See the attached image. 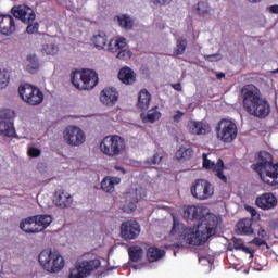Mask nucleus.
Instances as JSON below:
<instances>
[{"label": "nucleus", "instance_id": "nucleus-1", "mask_svg": "<svg viewBox=\"0 0 278 278\" xmlns=\"http://www.w3.org/2000/svg\"><path fill=\"white\" fill-rule=\"evenodd\" d=\"M184 218L186 220H193L197 227H188L174 220L170 230L172 236H177L182 244H190L191 247H202L212 236H216L218 229V217L213 213H203V207L197 205H189L185 207Z\"/></svg>", "mask_w": 278, "mask_h": 278}, {"label": "nucleus", "instance_id": "nucleus-2", "mask_svg": "<svg viewBox=\"0 0 278 278\" xmlns=\"http://www.w3.org/2000/svg\"><path fill=\"white\" fill-rule=\"evenodd\" d=\"M243 110L256 118H266L270 115V102L262 97V91L254 85H245L241 89Z\"/></svg>", "mask_w": 278, "mask_h": 278}, {"label": "nucleus", "instance_id": "nucleus-3", "mask_svg": "<svg viewBox=\"0 0 278 278\" xmlns=\"http://www.w3.org/2000/svg\"><path fill=\"white\" fill-rule=\"evenodd\" d=\"M261 162L253 165L262 181L268 186H278V163H273V154L266 151L258 153Z\"/></svg>", "mask_w": 278, "mask_h": 278}, {"label": "nucleus", "instance_id": "nucleus-4", "mask_svg": "<svg viewBox=\"0 0 278 278\" xmlns=\"http://www.w3.org/2000/svg\"><path fill=\"white\" fill-rule=\"evenodd\" d=\"M126 147L125 139L118 135H108L100 142V151L106 157H118V155H123Z\"/></svg>", "mask_w": 278, "mask_h": 278}, {"label": "nucleus", "instance_id": "nucleus-5", "mask_svg": "<svg viewBox=\"0 0 278 278\" xmlns=\"http://www.w3.org/2000/svg\"><path fill=\"white\" fill-rule=\"evenodd\" d=\"M71 81L77 90H92L99 84V75L92 70L75 71L71 75Z\"/></svg>", "mask_w": 278, "mask_h": 278}, {"label": "nucleus", "instance_id": "nucleus-6", "mask_svg": "<svg viewBox=\"0 0 278 278\" xmlns=\"http://www.w3.org/2000/svg\"><path fill=\"white\" fill-rule=\"evenodd\" d=\"M38 262L47 273H60L64 268V257L60 252L46 249L39 253Z\"/></svg>", "mask_w": 278, "mask_h": 278}, {"label": "nucleus", "instance_id": "nucleus-7", "mask_svg": "<svg viewBox=\"0 0 278 278\" xmlns=\"http://www.w3.org/2000/svg\"><path fill=\"white\" fill-rule=\"evenodd\" d=\"M217 140L229 144L238 138V126L231 119L223 118L215 127Z\"/></svg>", "mask_w": 278, "mask_h": 278}, {"label": "nucleus", "instance_id": "nucleus-8", "mask_svg": "<svg viewBox=\"0 0 278 278\" xmlns=\"http://www.w3.org/2000/svg\"><path fill=\"white\" fill-rule=\"evenodd\" d=\"M18 93L24 103L28 105H40L45 101V93H42L40 88L30 84L21 85L18 87Z\"/></svg>", "mask_w": 278, "mask_h": 278}, {"label": "nucleus", "instance_id": "nucleus-9", "mask_svg": "<svg viewBox=\"0 0 278 278\" xmlns=\"http://www.w3.org/2000/svg\"><path fill=\"white\" fill-rule=\"evenodd\" d=\"M191 194L198 201H207L214 197V185L205 179H197L191 186Z\"/></svg>", "mask_w": 278, "mask_h": 278}, {"label": "nucleus", "instance_id": "nucleus-10", "mask_svg": "<svg viewBox=\"0 0 278 278\" xmlns=\"http://www.w3.org/2000/svg\"><path fill=\"white\" fill-rule=\"evenodd\" d=\"M100 266L101 261L97 258L83 261L77 267L71 269L68 278H86L94 273V270H99Z\"/></svg>", "mask_w": 278, "mask_h": 278}, {"label": "nucleus", "instance_id": "nucleus-11", "mask_svg": "<svg viewBox=\"0 0 278 278\" xmlns=\"http://www.w3.org/2000/svg\"><path fill=\"white\" fill-rule=\"evenodd\" d=\"M63 139L70 147H81L86 142V134L77 126H67L63 131Z\"/></svg>", "mask_w": 278, "mask_h": 278}, {"label": "nucleus", "instance_id": "nucleus-12", "mask_svg": "<svg viewBox=\"0 0 278 278\" xmlns=\"http://www.w3.org/2000/svg\"><path fill=\"white\" fill-rule=\"evenodd\" d=\"M125 204H124V212L127 214H131V212H136L138 207V201L144 197V189L142 187L129 189L128 192L125 193Z\"/></svg>", "mask_w": 278, "mask_h": 278}, {"label": "nucleus", "instance_id": "nucleus-13", "mask_svg": "<svg viewBox=\"0 0 278 278\" xmlns=\"http://www.w3.org/2000/svg\"><path fill=\"white\" fill-rule=\"evenodd\" d=\"M202 160L203 168L206 170H212L215 173L216 177L223 181V184H227V176H225V173H223V170H225V162H223V159H218L217 162L214 163V161L207 159V154L204 153L202 155Z\"/></svg>", "mask_w": 278, "mask_h": 278}, {"label": "nucleus", "instance_id": "nucleus-14", "mask_svg": "<svg viewBox=\"0 0 278 278\" xmlns=\"http://www.w3.org/2000/svg\"><path fill=\"white\" fill-rule=\"evenodd\" d=\"M11 14H13L15 18L22 21V23H25V25H29V23H34L36 21V12L26 4L13 7L11 9Z\"/></svg>", "mask_w": 278, "mask_h": 278}, {"label": "nucleus", "instance_id": "nucleus-15", "mask_svg": "<svg viewBox=\"0 0 278 278\" xmlns=\"http://www.w3.org/2000/svg\"><path fill=\"white\" fill-rule=\"evenodd\" d=\"M140 236V224L136 220H126L121 225V237L124 240H136Z\"/></svg>", "mask_w": 278, "mask_h": 278}, {"label": "nucleus", "instance_id": "nucleus-16", "mask_svg": "<svg viewBox=\"0 0 278 278\" xmlns=\"http://www.w3.org/2000/svg\"><path fill=\"white\" fill-rule=\"evenodd\" d=\"M53 203L56 207H60L61 210H66L67 207H71L73 205V195L68 193L64 189H58L54 192L53 195Z\"/></svg>", "mask_w": 278, "mask_h": 278}, {"label": "nucleus", "instance_id": "nucleus-17", "mask_svg": "<svg viewBox=\"0 0 278 278\" xmlns=\"http://www.w3.org/2000/svg\"><path fill=\"white\" fill-rule=\"evenodd\" d=\"M255 204L260 210H275L277 207V197L273 192L263 193L256 198Z\"/></svg>", "mask_w": 278, "mask_h": 278}, {"label": "nucleus", "instance_id": "nucleus-18", "mask_svg": "<svg viewBox=\"0 0 278 278\" xmlns=\"http://www.w3.org/2000/svg\"><path fill=\"white\" fill-rule=\"evenodd\" d=\"M16 31V22L12 15H0V34L12 36Z\"/></svg>", "mask_w": 278, "mask_h": 278}, {"label": "nucleus", "instance_id": "nucleus-19", "mask_svg": "<svg viewBox=\"0 0 278 278\" xmlns=\"http://www.w3.org/2000/svg\"><path fill=\"white\" fill-rule=\"evenodd\" d=\"M188 129L193 136H206L212 131V126L207 122L191 121L188 123Z\"/></svg>", "mask_w": 278, "mask_h": 278}, {"label": "nucleus", "instance_id": "nucleus-20", "mask_svg": "<svg viewBox=\"0 0 278 278\" xmlns=\"http://www.w3.org/2000/svg\"><path fill=\"white\" fill-rule=\"evenodd\" d=\"M100 101L103 105H108L109 108L116 105V102L118 101V91L116 88L106 87L100 93Z\"/></svg>", "mask_w": 278, "mask_h": 278}, {"label": "nucleus", "instance_id": "nucleus-21", "mask_svg": "<svg viewBox=\"0 0 278 278\" xmlns=\"http://www.w3.org/2000/svg\"><path fill=\"white\" fill-rule=\"evenodd\" d=\"M253 225H254L253 218L240 219L236 225L237 236H254L255 228H253Z\"/></svg>", "mask_w": 278, "mask_h": 278}, {"label": "nucleus", "instance_id": "nucleus-22", "mask_svg": "<svg viewBox=\"0 0 278 278\" xmlns=\"http://www.w3.org/2000/svg\"><path fill=\"white\" fill-rule=\"evenodd\" d=\"M136 72L131 70L129 66H124L118 72V79L125 86H134L136 84Z\"/></svg>", "mask_w": 278, "mask_h": 278}, {"label": "nucleus", "instance_id": "nucleus-23", "mask_svg": "<svg viewBox=\"0 0 278 278\" xmlns=\"http://www.w3.org/2000/svg\"><path fill=\"white\" fill-rule=\"evenodd\" d=\"M118 184H121L119 177L105 176L101 181V188L103 192L112 194V192L115 190V186H118Z\"/></svg>", "mask_w": 278, "mask_h": 278}, {"label": "nucleus", "instance_id": "nucleus-24", "mask_svg": "<svg viewBox=\"0 0 278 278\" xmlns=\"http://www.w3.org/2000/svg\"><path fill=\"white\" fill-rule=\"evenodd\" d=\"M20 229L25 231V233H38V225L35 215L22 220L20 223Z\"/></svg>", "mask_w": 278, "mask_h": 278}, {"label": "nucleus", "instance_id": "nucleus-25", "mask_svg": "<svg viewBox=\"0 0 278 278\" xmlns=\"http://www.w3.org/2000/svg\"><path fill=\"white\" fill-rule=\"evenodd\" d=\"M35 220L37 223V233L45 231L49 225L53 223V217L51 215H35Z\"/></svg>", "mask_w": 278, "mask_h": 278}, {"label": "nucleus", "instance_id": "nucleus-26", "mask_svg": "<svg viewBox=\"0 0 278 278\" xmlns=\"http://www.w3.org/2000/svg\"><path fill=\"white\" fill-rule=\"evenodd\" d=\"M127 49V39L117 37L109 42V51L116 53L118 51Z\"/></svg>", "mask_w": 278, "mask_h": 278}, {"label": "nucleus", "instance_id": "nucleus-27", "mask_svg": "<svg viewBox=\"0 0 278 278\" xmlns=\"http://www.w3.org/2000/svg\"><path fill=\"white\" fill-rule=\"evenodd\" d=\"M0 134L5 136V138H14L16 136V129L14 128V123L8 121L0 122Z\"/></svg>", "mask_w": 278, "mask_h": 278}, {"label": "nucleus", "instance_id": "nucleus-28", "mask_svg": "<svg viewBox=\"0 0 278 278\" xmlns=\"http://www.w3.org/2000/svg\"><path fill=\"white\" fill-rule=\"evenodd\" d=\"M151 104V93L147 89H142L138 96V108L139 110H149Z\"/></svg>", "mask_w": 278, "mask_h": 278}, {"label": "nucleus", "instance_id": "nucleus-29", "mask_svg": "<svg viewBox=\"0 0 278 278\" xmlns=\"http://www.w3.org/2000/svg\"><path fill=\"white\" fill-rule=\"evenodd\" d=\"M91 42L96 49H105V45H108V35L103 31H99L92 36Z\"/></svg>", "mask_w": 278, "mask_h": 278}, {"label": "nucleus", "instance_id": "nucleus-30", "mask_svg": "<svg viewBox=\"0 0 278 278\" xmlns=\"http://www.w3.org/2000/svg\"><path fill=\"white\" fill-rule=\"evenodd\" d=\"M166 252L164 250H160V248L156 247H150L147 250V258L148 262H157L159 260H162Z\"/></svg>", "mask_w": 278, "mask_h": 278}, {"label": "nucleus", "instance_id": "nucleus-31", "mask_svg": "<svg viewBox=\"0 0 278 278\" xmlns=\"http://www.w3.org/2000/svg\"><path fill=\"white\" fill-rule=\"evenodd\" d=\"M192 155H194V150L191 147L180 146V148L176 151L175 157L176 160H191Z\"/></svg>", "mask_w": 278, "mask_h": 278}, {"label": "nucleus", "instance_id": "nucleus-32", "mask_svg": "<svg viewBox=\"0 0 278 278\" xmlns=\"http://www.w3.org/2000/svg\"><path fill=\"white\" fill-rule=\"evenodd\" d=\"M257 236L252 241L251 244H254L255 247H264L266 245V238H268V232H266V229H264L262 226L257 229Z\"/></svg>", "mask_w": 278, "mask_h": 278}, {"label": "nucleus", "instance_id": "nucleus-33", "mask_svg": "<svg viewBox=\"0 0 278 278\" xmlns=\"http://www.w3.org/2000/svg\"><path fill=\"white\" fill-rule=\"evenodd\" d=\"M143 253L144 252L142 251V248L138 245H134L128 249V255H129L130 262H140V260H142Z\"/></svg>", "mask_w": 278, "mask_h": 278}, {"label": "nucleus", "instance_id": "nucleus-34", "mask_svg": "<svg viewBox=\"0 0 278 278\" xmlns=\"http://www.w3.org/2000/svg\"><path fill=\"white\" fill-rule=\"evenodd\" d=\"M187 47L188 40L184 39V37L178 38L174 48V55H184Z\"/></svg>", "mask_w": 278, "mask_h": 278}, {"label": "nucleus", "instance_id": "nucleus-35", "mask_svg": "<svg viewBox=\"0 0 278 278\" xmlns=\"http://www.w3.org/2000/svg\"><path fill=\"white\" fill-rule=\"evenodd\" d=\"M143 123H155V121H160L162 118V113L157 110H151L149 113L144 116H141Z\"/></svg>", "mask_w": 278, "mask_h": 278}, {"label": "nucleus", "instance_id": "nucleus-36", "mask_svg": "<svg viewBox=\"0 0 278 278\" xmlns=\"http://www.w3.org/2000/svg\"><path fill=\"white\" fill-rule=\"evenodd\" d=\"M10 84V72L8 70H0V90L8 88Z\"/></svg>", "mask_w": 278, "mask_h": 278}, {"label": "nucleus", "instance_id": "nucleus-37", "mask_svg": "<svg viewBox=\"0 0 278 278\" xmlns=\"http://www.w3.org/2000/svg\"><path fill=\"white\" fill-rule=\"evenodd\" d=\"M118 23L121 27H124V29H131V27H134V21H131V17L127 15L118 16Z\"/></svg>", "mask_w": 278, "mask_h": 278}, {"label": "nucleus", "instance_id": "nucleus-38", "mask_svg": "<svg viewBox=\"0 0 278 278\" xmlns=\"http://www.w3.org/2000/svg\"><path fill=\"white\" fill-rule=\"evenodd\" d=\"M16 113L10 109H0V121H12Z\"/></svg>", "mask_w": 278, "mask_h": 278}, {"label": "nucleus", "instance_id": "nucleus-39", "mask_svg": "<svg viewBox=\"0 0 278 278\" xmlns=\"http://www.w3.org/2000/svg\"><path fill=\"white\" fill-rule=\"evenodd\" d=\"M197 11L200 16H205V14H210V5L206 2L200 1L198 2Z\"/></svg>", "mask_w": 278, "mask_h": 278}, {"label": "nucleus", "instance_id": "nucleus-40", "mask_svg": "<svg viewBox=\"0 0 278 278\" xmlns=\"http://www.w3.org/2000/svg\"><path fill=\"white\" fill-rule=\"evenodd\" d=\"M131 55H132V53H131V50H129V49H124V50H117V55H116V58L118 59V60H124V61H127V60H131Z\"/></svg>", "mask_w": 278, "mask_h": 278}, {"label": "nucleus", "instance_id": "nucleus-41", "mask_svg": "<svg viewBox=\"0 0 278 278\" xmlns=\"http://www.w3.org/2000/svg\"><path fill=\"white\" fill-rule=\"evenodd\" d=\"M233 249H236V251H243V253H249V248L244 245V241H242V239L233 240Z\"/></svg>", "mask_w": 278, "mask_h": 278}, {"label": "nucleus", "instance_id": "nucleus-42", "mask_svg": "<svg viewBox=\"0 0 278 278\" xmlns=\"http://www.w3.org/2000/svg\"><path fill=\"white\" fill-rule=\"evenodd\" d=\"M43 51L46 55H55L58 53V46L53 43L46 45L43 46Z\"/></svg>", "mask_w": 278, "mask_h": 278}, {"label": "nucleus", "instance_id": "nucleus-43", "mask_svg": "<svg viewBox=\"0 0 278 278\" xmlns=\"http://www.w3.org/2000/svg\"><path fill=\"white\" fill-rule=\"evenodd\" d=\"M162 162V156L160 153H155L153 156L147 159L146 163L149 164V166H153L155 164H160Z\"/></svg>", "mask_w": 278, "mask_h": 278}, {"label": "nucleus", "instance_id": "nucleus-44", "mask_svg": "<svg viewBox=\"0 0 278 278\" xmlns=\"http://www.w3.org/2000/svg\"><path fill=\"white\" fill-rule=\"evenodd\" d=\"M28 26L26 27V31L28 34H38V29H40V24L38 22H33L27 24Z\"/></svg>", "mask_w": 278, "mask_h": 278}, {"label": "nucleus", "instance_id": "nucleus-45", "mask_svg": "<svg viewBox=\"0 0 278 278\" xmlns=\"http://www.w3.org/2000/svg\"><path fill=\"white\" fill-rule=\"evenodd\" d=\"M38 68H40V63H29L26 65V71L31 75L38 73Z\"/></svg>", "mask_w": 278, "mask_h": 278}, {"label": "nucleus", "instance_id": "nucleus-46", "mask_svg": "<svg viewBox=\"0 0 278 278\" xmlns=\"http://www.w3.org/2000/svg\"><path fill=\"white\" fill-rule=\"evenodd\" d=\"M42 152L40 151V149H38V148H30L29 150H28V155H29V157H40V154H41Z\"/></svg>", "mask_w": 278, "mask_h": 278}, {"label": "nucleus", "instance_id": "nucleus-47", "mask_svg": "<svg viewBox=\"0 0 278 278\" xmlns=\"http://www.w3.org/2000/svg\"><path fill=\"white\" fill-rule=\"evenodd\" d=\"M150 3H153V5H170L173 0H150Z\"/></svg>", "mask_w": 278, "mask_h": 278}, {"label": "nucleus", "instance_id": "nucleus-48", "mask_svg": "<svg viewBox=\"0 0 278 278\" xmlns=\"http://www.w3.org/2000/svg\"><path fill=\"white\" fill-rule=\"evenodd\" d=\"M186 113L181 112V111H176V114L173 116V121L174 123H180L181 118H184Z\"/></svg>", "mask_w": 278, "mask_h": 278}, {"label": "nucleus", "instance_id": "nucleus-49", "mask_svg": "<svg viewBox=\"0 0 278 278\" xmlns=\"http://www.w3.org/2000/svg\"><path fill=\"white\" fill-rule=\"evenodd\" d=\"M26 60L29 62V64H39L38 56H36V54L27 55Z\"/></svg>", "mask_w": 278, "mask_h": 278}, {"label": "nucleus", "instance_id": "nucleus-50", "mask_svg": "<svg viewBox=\"0 0 278 278\" xmlns=\"http://www.w3.org/2000/svg\"><path fill=\"white\" fill-rule=\"evenodd\" d=\"M247 212H249L252 216V218H255V216H257V218H260V215L257 214V211H255V208L253 206H245Z\"/></svg>", "mask_w": 278, "mask_h": 278}, {"label": "nucleus", "instance_id": "nucleus-51", "mask_svg": "<svg viewBox=\"0 0 278 278\" xmlns=\"http://www.w3.org/2000/svg\"><path fill=\"white\" fill-rule=\"evenodd\" d=\"M269 12L271 14H278V4H274L269 7Z\"/></svg>", "mask_w": 278, "mask_h": 278}, {"label": "nucleus", "instance_id": "nucleus-52", "mask_svg": "<svg viewBox=\"0 0 278 278\" xmlns=\"http://www.w3.org/2000/svg\"><path fill=\"white\" fill-rule=\"evenodd\" d=\"M218 54H211V55H207L206 56V60L208 61V62H216V56H217Z\"/></svg>", "mask_w": 278, "mask_h": 278}, {"label": "nucleus", "instance_id": "nucleus-53", "mask_svg": "<svg viewBox=\"0 0 278 278\" xmlns=\"http://www.w3.org/2000/svg\"><path fill=\"white\" fill-rule=\"evenodd\" d=\"M174 90H177L178 92H181V84H174L173 85Z\"/></svg>", "mask_w": 278, "mask_h": 278}, {"label": "nucleus", "instance_id": "nucleus-54", "mask_svg": "<svg viewBox=\"0 0 278 278\" xmlns=\"http://www.w3.org/2000/svg\"><path fill=\"white\" fill-rule=\"evenodd\" d=\"M249 3H261L262 0H248Z\"/></svg>", "mask_w": 278, "mask_h": 278}, {"label": "nucleus", "instance_id": "nucleus-55", "mask_svg": "<svg viewBox=\"0 0 278 278\" xmlns=\"http://www.w3.org/2000/svg\"><path fill=\"white\" fill-rule=\"evenodd\" d=\"M223 77H225V74H223V73H219V74L217 75V78H218V79H223Z\"/></svg>", "mask_w": 278, "mask_h": 278}, {"label": "nucleus", "instance_id": "nucleus-56", "mask_svg": "<svg viewBox=\"0 0 278 278\" xmlns=\"http://www.w3.org/2000/svg\"><path fill=\"white\" fill-rule=\"evenodd\" d=\"M116 170H122V173L125 174V169L123 167H116Z\"/></svg>", "mask_w": 278, "mask_h": 278}]
</instances>
